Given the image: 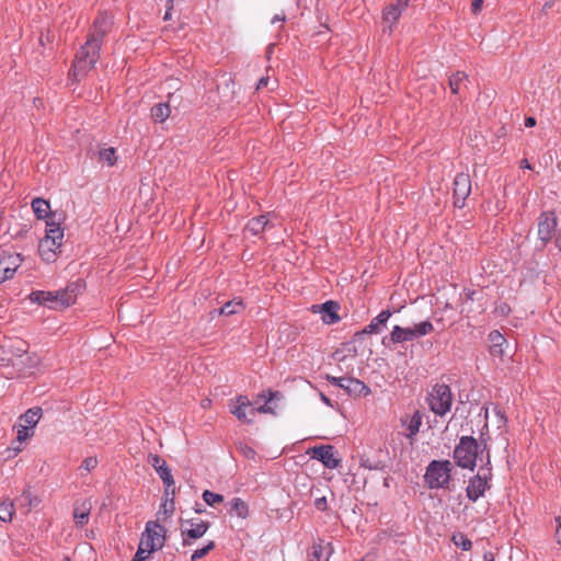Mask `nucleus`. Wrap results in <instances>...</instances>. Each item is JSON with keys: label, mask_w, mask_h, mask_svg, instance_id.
<instances>
[{"label": "nucleus", "mask_w": 561, "mask_h": 561, "mask_svg": "<svg viewBox=\"0 0 561 561\" xmlns=\"http://www.w3.org/2000/svg\"><path fill=\"white\" fill-rule=\"evenodd\" d=\"M112 25L113 21L106 13H101L95 18L89 37L77 53L73 61L72 76L76 80H80L95 66L103 37L111 31Z\"/></svg>", "instance_id": "obj_1"}, {"label": "nucleus", "mask_w": 561, "mask_h": 561, "mask_svg": "<svg viewBox=\"0 0 561 561\" xmlns=\"http://www.w3.org/2000/svg\"><path fill=\"white\" fill-rule=\"evenodd\" d=\"M61 216L50 218L49 221H45L44 237L37 244V251L39 252L43 261L47 263L55 262L60 253V248L64 240V229L61 228Z\"/></svg>", "instance_id": "obj_2"}, {"label": "nucleus", "mask_w": 561, "mask_h": 561, "mask_svg": "<svg viewBox=\"0 0 561 561\" xmlns=\"http://www.w3.org/2000/svg\"><path fill=\"white\" fill-rule=\"evenodd\" d=\"M79 289L80 285L78 283H73L65 290L56 293L37 290V305H43L50 309L67 308L76 302Z\"/></svg>", "instance_id": "obj_3"}, {"label": "nucleus", "mask_w": 561, "mask_h": 561, "mask_svg": "<svg viewBox=\"0 0 561 561\" xmlns=\"http://www.w3.org/2000/svg\"><path fill=\"white\" fill-rule=\"evenodd\" d=\"M15 428L16 438L12 442V445L5 449V453L8 454L7 458L16 456L22 449V444L33 435L35 428V408H30L20 416Z\"/></svg>", "instance_id": "obj_4"}, {"label": "nucleus", "mask_w": 561, "mask_h": 561, "mask_svg": "<svg viewBox=\"0 0 561 561\" xmlns=\"http://www.w3.org/2000/svg\"><path fill=\"white\" fill-rule=\"evenodd\" d=\"M453 465L449 460H433L426 468L424 481L430 489L448 488Z\"/></svg>", "instance_id": "obj_5"}, {"label": "nucleus", "mask_w": 561, "mask_h": 561, "mask_svg": "<svg viewBox=\"0 0 561 561\" xmlns=\"http://www.w3.org/2000/svg\"><path fill=\"white\" fill-rule=\"evenodd\" d=\"M479 445L471 436H462L455 447L454 459L456 465L463 469L473 470L478 457Z\"/></svg>", "instance_id": "obj_6"}, {"label": "nucleus", "mask_w": 561, "mask_h": 561, "mask_svg": "<svg viewBox=\"0 0 561 561\" xmlns=\"http://www.w3.org/2000/svg\"><path fill=\"white\" fill-rule=\"evenodd\" d=\"M427 402L431 411L436 415H445L450 411L453 403V394L447 385H436L427 397Z\"/></svg>", "instance_id": "obj_7"}, {"label": "nucleus", "mask_w": 561, "mask_h": 561, "mask_svg": "<svg viewBox=\"0 0 561 561\" xmlns=\"http://www.w3.org/2000/svg\"><path fill=\"white\" fill-rule=\"evenodd\" d=\"M434 331V325L431 321H423L415 324L412 328H402L394 325L390 334V339L393 343H403L413 341L417 337L425 336Z\"/></svg>", "instance_id": "obj_8"}, {"label": "nucleus", "mask_w": 561, "mask_h": 561, "mask_svg": "<svg viewBox=\"0 0 561 561\" xmlns=\"http://www.w3.org/2000/svg\"><path fill=\"white\" fill-rule=\"evenodd\" d=\"M165 539L167 529L158 520H149L146 524L140 541L144 547H149L153 551H157L163 548Z\"/></svg>", "instance_id": "obj_9"}, {"label": "nucleus", "mask_w": 561, "mask_h": 561, "mask_svg": "<svg viewBox=\"0 0 561 561\" xmlns=\"http://www.w3.org/2000/svg\"><path fill=\"white\" fill-rule=\"evenodd\" d=\"M209 524L199 518H192L181 524V536L183 546H191L192 540L202 538L208 530Z\"/></svg>", "instance_id": "obj_10"}, {"label": "nucleus", "mask_w": 561, "mask_h": 561, "mask_svg": "<svg viewBox=\"0 0 561 561\" xmlns=\"http://www.w3.org/2000/svg\"><path fill=\"white\" fill-rule=\"evenodd\" d=\"M327 379L330 383L344 389L350 396L367 397L371 392L366 383L356 378L328 376Z\"/></svg>", "instance_id": "obj_11"}, {"label": "nucleus", "mask_w": 561, "mask_h": 561, "mask_svg": "<svg viewBox=\"0 0 561 561\" xmlns=\"http://www.w3.org/2000/svg\"><path fill=\"white\" fill-rule=\"evenodd\" d=\"M21 262L22 259L19 253L0 250V284L14 276Z\"/></svg>", "instance_id": "obj_12"}, {"label": "nucleus", "mask_w": 561, "mask_h": 561, "mask_svg": "<svg viewBox=\"0 0 561 561\" xmlns=\"http://www.w3.org/2000/svg\"><path fill=\"white\" fill-rule=\"evenodd\" d=\"M491 478V469H481L477 476L469 480L467 486V496L471 501H477L480 496H482L485 490L489 488V480Z\"/></svg>", "instance_id": "obj_13"}, {"label": "nucleus", "mask_w": 561, "mask_h": 561, "mask_svg": "<svg viewBox=\"0 0 561 561\" xmlns=\"http://www.w3.org/2000/svg\"><path fill=\"white\" fill-rule=\"evenodd\" d=\"M454 205L462 208L471 193V180L468 173H458L454 179Z\"/></svg>", "instance_id": "obj_14"}, {"label": "nucleus", "mask_w": 561, "mask_h": 561, "mask_svg": "<svg viewBox=\"0 0 561 561\" xmlns=\"http://www.w3.org/2000/svg\"><path fill=\"white\" fill-rule=\"evenodd\" d=\"M311 458L322 462L325 468L335 469L340 467L341 459L336 457L335 449L332 445L317 446L310 449Z\"/></svg>", "instance_id": "obj_15"}, {"label": "nucleus", "mask_w": 561, "mask_h": 561, "mask_svg": "<svg viewBox=\"0 0 561 561\" xmlns=\"http://www.w3.org/2000/svg\"><path fill=\"white\" fill-rule=\"evenodd\" d=\"M557 228V218L553 213H543L538 221V237L543 244L552 240Z\"/></svg>", "instance_id": "obj_16"}, {"label": "nucleus", "mask_w": 561, "mask_h": 561, "mask_svg": "<svg viewBox=\"0 0 561 561\" xmlns=\"http://www.w3.org/2000/svg\"><path fill=\"white\" fill-rule=\"evenodd\" d=\"M251 409H253L252 403L245 396H238L229 402L230 413L243 423H251V419L248 417Z\"/></svg>", "instance_id": "obj_17"}, {"label": "nucleus", "mask_w": 561, "mask_h": 561, "mask_svg": "<svg viewBox=\"0 0 561 561\" xmlns=\"http://www.w3.org/2000/svg\"><path fill=\"white\" fill-rule=\"evenodd\" d=\"M408 4L409 0H397L394 3H391L383 9L382 20L383 23L388 24L389 33L392 32L393 25L398 22Z\"/></svg>", "instance_id": "obj_18"}, {"label": "nucleus", "mask_w": 561, "mask_h": 561, "mask_svg": "<svg viewBox=\"0 0 561 561\" xmlns=\"http://www.w3.org/2000/svg\"><path fill=\"white\" fill-rule=\"evenodd\" d=\"M339 305L332 300H329L322 305H313L312 311L314 313H321V319L324 323L332 324L340 320L337 314Z\"/></svg>", "instance_id": "obj_19"}, {"label": "nucleus", "mask_w": 561, "mask_h": 561, "mask_svg": "<svg viewBox=\"0 0 561 561\" xmlns=\"http://www.w3.org/2000/svg\"><path fill=\"white\" fill-rule=\"evenodd\" d=\"M174 494L175 489L171 491L164 490V500L160 505V508L157 513L158 522H165L174 512Z\"/></svg>", "instance_id": "obj_20"}, {"label": "nucleus", "mask_w": 561, "mask_h": 561, "mask_svg": "<svg viewBox=\"0 0 561 561\" xmlns=\"http://www.w3.org/2000/svg\"><path fill=\"white\" fill-rule=\"evenodd\" d=\"M280 397V393L278 391H268L267 392V397L265 394H259L257 398L259 399H265L266 402L257 408H253L250 410V415L251 416H254L256 413H271V414H276V411H275V408L272 407L270 403L274 400V399H279Z\"/></svg>", "instance_id": "obj_21"}, {"label": "nucleus", "mask_w": 561, "mask_h": 561, "mask_svg": "<svg viewBox=\"0 0 561 561\" xmlns=\"http://www.w3.org/2000/svg\"><path fill=\"white\" fill-rule=\"evenodd\" d=\"M490 353L493 356L502 357L505 354L504 346L507 344L505 337L499 331H492L489 334Z\"/></svg>", "instance_id": "obj_22"}, {"label": "nucleus", "mask_w": 561, "mask_h": 561, "mask_svg": "<svg viewBox=\"0 0 561 561\" xmlns=\"http://www.w3.org/2000/svg\"><path fill=\"white\" fill-rule=\"evenodd\" d=\"M331 553V543L320 541L312 546V551L309 561H329Z\"/></svg>", "instance_id": "obj_23"}, {"label": "nucleus", "mask_w": 561, "mask_h": 561, "mask_svg": "<svg viewBox=\"0 0 561 561\" xmlns=\"http://www.w3.org/2000/svg\"><path fill=\"white\" fill-rule=\"evenodd\" d=\"M53 216L54 218L56 216L62 217L61 214L50 210V205L47 201L37 197V222L42 221L45 226V221H49Z\"/></svg>", "instance_id": "obj_24"}, {"label": "nucleus", "mask_w": 561, "mask_h": 561, "mask_svg": "<svg viewBox=\"0 0 561 561\" xmlns=\"http://www.w3.org/2000/svg\"><path fill=\"white\" fill-rule=\"evenodd\" d=\"M391 317V312L389 310L381 311L377 317H375L371 322L364 329V333L374 334L379 333L381 327H383L388 319Z\"/></svg>", "instance_id": "obj_25"}, {"label": "nucleus", "mask_w": 561, "mask_h": 561, "mask_svg": "<svg viewBox=\"0 0 561 561\" xmlns=\"http://www.w3.org/2000/svg\"><path fill=\"white\" fill-rule=\"evenodd\" d=\"M90 511L91 504L87 501L75 507L73 518L77 526L83 527L88 524Z\"/></svg>", "instance_id": "obj_26"}, {"label": "nucleus", "mask_w": 561, "mask_h": 561, "mask_svg": "<svg viewBox=\"0 0 561 561\" xmlns=\"http://www.w3.org/2000/svg\"><path fill=\"white\" fill-rule=\"evenodd\" d=\"M118 160L116 150L113 147L102 148L98 152L99 163L106 167H114Z\"/></svg>", "instance_id": "obj_27"}, {"label": "nucleus", "mask_w": 561, "mask_h": 561, "mask_svg": "<svg viewBox=\"0 0 561 561\" xmlns=\"http://www.w3.org/2000/svg\"><path fill=\"white\" fill-rule=\"evenodd\" d=\"M171 114L170 105L167 103H158L151 108V117L156 123L165 122Z\"/></svg>", "instance_id": "obj_28"}, {"label": "nucleus", "mask_w": 561, "mask_h": 561, "mask_svg": "<svg viewBox=\"0 0 561 561\" xmlns=\"http://www.w3.org/2000/svg\"><path fill=\"white\" fill-rule=\"evenodd\" d=\"M468 81V76L463 71H457L453 73L449 78V88L454 94H459L461 88L466 84Z\"/></svg>", "instance_id": "obj_29"}, {"label": "nucleus", "mask_w": 561, "mask_h": 561, "mask_svg": "<svg viewBox=\"0 0 561 561\" xmlns=\"http://www.w3.org/2000/svg\"><path fill=\"white\" fill-rule=\"evenodd\" d=\"M267 225H268V220H267L266 216L261 215V216L252 218L248 222L247 230L250 231L253 236H257L265 230Z\"/></svg>", "instance_id": "obj_30"}, {"label": "nucleus", "mask_w": 561, "mask_h": 561, "mask_svg": "<svg viewBox=\"0 0 561 561\" xmlns=\"http://www.w3.org/2000/svg\"><path fill=\"white\" fill-rule=\"evenodd\" d=\"M230 511L232 514L238 516L239 518L245 519L249 516V506L248 504L240 497H234L230 502Z\"/></svg>", "instance_id": "obj_31"}, {"label": "nucleus", "mask_w": 561, "mask_h": 561, "mask_svg": "<svg viewBox=\"0 0 561 561\" xmlns=\"http://www.w3.org/2000/svg\"><path fill=\"white\" fill-rule=\"evenodd\" d=\"M421 425L422 415L419 411H415L407 424L405 436L410 439H413V437L419 433Z\"/></svg>", "instance_id": "obj_32"}, {"label": "nucleus", "mask_w": 561, "mask_h": 561, "mask_svg": "<svg viewBox=\"0 0 561 561\" xmlns=\"http://www.w3.org/2000/svg\"><path fill=\"white\" fill-rule=\"evenodd\" d=\"M244 309L243 302L241 300H231L226 302L219 310L220 314L224 316H232L237 314Z\"/></svg>", "instance_id": "obj_33"}, {"label": "nucleus", "mask_w": 561, "mask_h": 561, "mask_svg": "<svg viewBox=\"0 0 561 561\" xmlns=\"http://www.w3.org/2000/svg\"><path fill=\"white\" fill-rule=\"evenodd\" d=\"M157 473L163 481V483L165 485V490L171 491L172 489H175L174 488L175 481L173 479V476H172L171 470L168 465L164 466L162 469H160Z\"/></svg>", "instance_id": "obj_34"}, {"label": "nucleus", "mask_w": 561, "mask_h": 561, "mask_svg": "<svg viewBox=\"0 0 561 561\" xmlns=\"http://www.w3.org/2000/svg\"><path fill=\"white\" fill-rule=\"evenodd\" d=\"M202 496L205 503L209 506H216L224 501V496L221 494L214 493L209 490H205Z\"/></svg>", "instance_id": "obj_35"}, {"label": "nucleus", "mask_w": 561, "mask_h": 561, "mask_svg": "<svg viewBox=\"0 0 561 561\" xmlns=\"http://www.w3.org/2000/svg\"><path fill=\"white\" fill-rule=\"evenodd\" d=\"M13 517V503H0V520L10 522Z\"/></svg>", "instance_id": "obj_36"}, {"label": "nucleus", "mask_w": 561, "mask_h": 561, "mask_svg": "<svg viewBox=\"0 0 561 561\" xmlns=\"http://www.w3.org/2000/svg\"><path fill=\"white\" fill-rule=\"evenodd\" d=\"M453 541L457 547H460L465 551L470 550L472 547L471 540L467 538L463 534L454 535Z\"/></svg>", "instance_id": "obj_37"}, {"label": "nucleus", "mask_w": 561, "mask_h": 561, "mask_svg": "<svg viewBox=\"0 0 561 561\" xmlns=\"http://www.w3.org/2000/svg\"><path fill=\"white\" fill-rule=\"evenodd\" d=\"M152 552L154 551L149 547H144L142 542L140 541L133 561H146L151 556Z\"/></svg>", "instance_id": "obj_38"}, {"label": "nucleus", "mask_w": 561, "mask_h": 561, "mask_svg": "<svg viewBox=\"0 0 561 561\" xmlns=\"http://www.w3.org/2000/svg\"><path fill=\"white\" fill-rule=\"evenodd\" d=\"M214 548H215L214 541H209L205 547L194 551V553L191 557V561H197L198 559L204 558Z\"/></svg>", "instance_id": "obj_39"}, {"label": "nucleus", "mask_w": 561, "mask_h": 561, "mask_svg": "<svg viewBox=\"0 0 561 561\" xmlns=\"http://www.w3.org/2000/svg\"><path fill=\"white\" fill-rule=\"evenodd\" d=\"M148 463L151 465L154 470L158 472L160 469H162L164 466H167V461L163 460L159 455L157 454H149L148 456Z\"/></svg>", "instance_id": "obj_40"}, {"label": "nucleus", "mask_w": 561, "mask_h": 561, "mask_svg": "<svg viewBox=\"0 0 561 561\" xmlns=\"http://www.w3.org/2000/svg\"><path fill=\"white\" fill-rule=\"evenodd\" d=\"M99 461L96 457H88L80 465L79 469L84 470L85 472H90L96 468Z\"/></svg>", "instance_id": "obj_41"}, {"label": "nucleus", "mask_w": 561, "mask_h": 561, "mask_svg": "<svg viewBox=\"0 0 561 561\" xmlns=\"http://www.w3.org/2000/svg\"><path fill=\"white\" fill-rule=\"evenodd\" d=\"M54 39H55V35L53 33H50V31H47V34L46 35H42L41 36V44L46 48V46H48V50L51 51L53 50V43H54Z\"/></svg>", "instance_id": "obj_42"}, {"label": "nucleus", "mask_w": 561, "mask_h": 561, "mask_svg": "<svg viewBox=\"0 0 561 561\" xmlns=\"http://www.w3.org/2000/svg\"><path fill=\"white\" fill-rule=\"evenodd\" d=\"M556 530H554V535H553V538H554V541L557 542V545L561 548V514L556 516Z\"/></svg>", "instance_id": "obj_43"}, {"label": "nucleus", "mask_w": 561, "mask_h": 561, "mask_svg": "<svg viewBox=\"0 0 561 561\" xmlns=\"http://www.w3.org/2000/svg\"><path fill=\"white\" fill-rule=\"evenodd\" d=\"M19 502L22 505L26 504L28 506V508L31 507V505H32V492H31L30 489L24 490V492L22 493L21 497L19 499Z\"/></svg>", "instance_id": "obj_44"}, {"label": "nucleus", "mask_w": 561, "mask_h": 561, "mask_svg": "<svg viewBox=\"0 0 561 561\" xmlns=\"http://www.w3.org/2000/svg\"><path fill=\"white\" fill-rule=\"evenodd\" d=\"M314 506L319 511H322V512L325 511L328 508L327 497L321 496V497L316 499Z\"/></svg>", "instance_id": "obj_45"}, {"label": "nucleus", "mask_w": 561, "mask_h": 561, "mask_svg": "<svg viewBox=\"0 0 561 561\" xmlns=\"http://www.w3.org/2000/svg\"><path fill=\"white\" fill-rule=\"evenodd\" d=\"M483 0H473L471 3V10L473 14H478L482 9Z\"/></svg>", "instance_id": "obj_46"}, {"label": "nucleus", "mask_w": 561, "mask_h": 561, "mask_svg": "<svg viewBox=\"0 0 561 561\" xmlns=\"http://www.w3.org/2000/svg\"><path fill=\"white\" fill-rule=\"evenodd\" d=\"M241 453L243 454L244 457L250 458V459L254 458V456H255L254 449L249 446L241 447Z\"/></svg>", "instance_id": "obj_47"}, {"label": "nucleus", "mask_w": 561, "mask_h": 561, "mask_svg": "<svg viewBox=\"0 0 561 561\" xmlns=\"http://www.w3.org/2000/svg\"><path fill=\"white\" fill-rule=\"evenodd\" d=\"M271 80H270V77L266 76V77H262L259 81H257V84H256V90H261L263 88H266L268 87Z\"/></svg>", "instance_id": "obj_48"}, {"label": "nucleus", "mask_w": 561, "mask_h": 561, "mask_svg": "<svg viewBox=\"0 0 561 561\" xmlns=\"http://www.w3.org/2000/svg\"><path fill=\"white\" fill-rule=\"evenodd\" d=\"M510 307L506 305V304H502L500 305L497 308H496V311L500 312L501 314L505 316L510 312Z\"/></svg>", "instance_id": "obj_49"}, {"label": "nucleus", "mask_w": 561, "mask_h": 561, "mask_svg": "<svg viewBox=\"0 0 561 561\" xmlns=\"http://www.w3.org/2000/svg\"><path fill=\"white\" fill-rule=\"evenodd\" d=\"M536 125V119L534 117H527L525 121L526 127H534Z\"/></svg>", "instance_id": "obj_50"}, {"label": "nucleus", "mask_w": 561, "mask_h": 561, "mask_svg": "<svg viewBox=\"0 0 561 561\" xmlns=\"http://www.w3.org/2000/svg\"><path fill=\"white\" fill-rule=\"evenodd\" d=\"M278 21H285V15L284 14H276V15H274V18L272 19V23H275V22H278Z\"/></svg>", "instance_id": "obj_51"}, {"label": "nucleus", "mask_w": 561, "mask_h": 561, "mask_svg": "<svg viewBox=\"0 0 561 561\" xmlns=\"http://www.w3.org/2000/svg\"><path fill=\"white\" fill-rule=\"evenodd\" d=\"M483 561H494V556L491 552H486L483 556Z\"/></svg>", "instance_id": "obj_52"}, {"label": "nucleus", "mask_w": 561, "mask_h": 561, "mask_svg": "<svg viewBox=\"0 0 561 561\" xmlns=\"http://www.w3.org/2000/svg\"><path fill=\"white\" fill-rule=\"evenodd\" d=\"M171 19V10H169V5H167V12L163 16V20H170Z\"/></svg>", "instance_id": "obj_53"}, {"label": "nucleus", "mask_w": 561, "mask_h": 561, "mask_svg": "<svg viewBox=\"0 0 561 561\" xmlns=\"http://www.w3.org/2000/svg\"><path fill=\"white\" fill-rule=\"evenodd\" d=\"M30 206H31L32 210L35 213V206H36L35 197H31V199H30Z\"/></svg>", "instance_id": "obj_54"}, {"label": "nucleus", "mask_w": 561, "mask_h": 561, "mask_svg": "<svg viewBox=\"0 0 561 561\" xmlns=\"http://www.w3.org/2000/svg\"><path fill=\"white\" fill-rule=\"evenodd\" d=\"M28 299H30L32 302H35V299H36L35 291H31V293L28 294Z\"/></svg>", "instance_id": "obj_55"}, {"label": "nucleus", "mask_w": 561, "mask_h": 561, "mask_svg": "<svg viewBox=\"0 0 561 561\" xmlns=\"http://www.w3.org/2000/svg\"><path fill=\"white\" fill-rule=\"evenodd\" d=\"M522 167H523V168H526V169H530V164L528 163V161H527V160H523V161H522Z\"/></svg>", "instance_id": "obj_56"}, {"label": "nucleus", "mask_w": 561, "mask_h": 561, "mask_svg": "<svg viewBox=\"0 0 561 561\" xmlns=\"http://www.w3.org/2000/svg\"><path fill=\"white\" fill-rule=\"evenodd\" d=\"M174 0H167V5H169V10H172Z\"/></svg>", "instance_id": "obj_57"}, {"label": "nucleus", "mask_w": 561, "mask_h": 561, "mask_svg": "<svg viewBox=\"0 0 561 561\" xmlns=\"http://www.w3.org/2000/svg\"><path fill=\"white\" fill-rule=\"evenodd\" d=\"M39 412H41V409H39V408H37V422H38V421H39V419H41V414H39Z\"/></svg>", "instance_id": "obj_58"}, {"label": "nucleus", "mask_w": 561, "mask_h": 561, "mask_svg": "<svg viewBox=\"0 0 561 561\" xmlns=\"http://www.w3.org/2000/svg\"><path fill=\"white\" fill-rule=\"evenodd\" d=\"M276 85H277V80H274V81H273L272 89H274Z\"/></svg>", "instance_id": "obj_59"}, {"label": "nucleus", "mask_w": 561, "mask_h": 561, "mask_svg": "<svg viewBox=\"0 0 561 561\" xmlns=\"http://www.w3.org/2000/svg\"><path fill=\"white\" fill-rule=\"evenodd\" d=\"M472 295H474V291H471L470 294H468V297H469L470 299H472Z\"/></svg>", "instance_id": "obj_60"}, {"label": "nucleus", "mask_w": 561, "mask_h": 561, "mask_svg": "<svg viewBox=\"0 0 561 561\" xmlns=\"http://www.w3.org/2000/svg\"><path fill=\"white\" fill-rule=\"evenodd\" d=\"M323 401H325L327 403H329V400L323 396L322 397Z\"/></svg>", "instance_id": "obj_61"}, {"label": "nucleus", "mask_w": 561, "mask_h": 561, "mask_svg": "<svg viewBox=\"0 0 561 561\" xmlns=\"http://www.w3.org/2000/svg\"><path fill=\"white\" fill-rule=\"evenodd\" d=\"M560 248H561V236H560Z\"/></svg>", "instance_id": "obj_62"}, {"label": "nucleus", "mask_w": 561, "mask_h": 561, "mask_svg": "<svg viewBox=\"0 0 561 561\" xmlns=\"http://www.w3.org/2000/svg\"><path fill=\"white\" fill-rule=\"evenodd\" d=\"M66 561H69V559H66Z\"/></svg>", "instance_id": "obj_63"}]
</instances>
